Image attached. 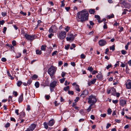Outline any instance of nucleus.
<instances>
[{
	"label": "nucleus",
	"mask_w": 131,
	"mask_h": 131,
	"mask_svg": "<svg viewBox=\"0 0 131 131\" xmlns=\"http://www.w3.org/2000/svg\"><path fill=\"white\" fill-rule=\"evenodd\" d=\"M89 14L87 12L82 10L78 13L77 14L78 19V20L83 23L88 19Z\"/></svg>",
	"instance_id": "1"
},
{
	"label": "nucleus",
	"mask_w": 131,
	"mask_h": 131,
	"mask_svg": "<svg viewBox=\"0 0 131 131\" xmlns=\"http://www.w3.org/2000/svg\"><path fill=\"white\" fill-rule=\"evenodd\" d=\"M57 70V67L53 66H51L48 69V73L49 74L51 77L52 78Z\"/></svg>",
	"instance_id": "2"
},
{
	"label": "nucleus",
	"mask_w": 131,
	"mask_h": 131,
	"mask_svg": "<svg viewBox=\"0 0 131 131\" xmlns=\"http://www.w3.org/2000/svg\"><path fill=\"white\" fill-rule=\"evenodd\" d=\"M88 103L91 105H93L96 102L97 100L95 96L91 95L88 98Z\"/></svg>",
	"instance_id": "3"
},
{
	"label": "nucleus",
	"mask_w": 131,
	"mask_h": 131,
	"mask_svg": "<svg viewBox=\"0 0 131 131\" xmlns=\"http://www.w3.org/2000/svg\"><path fill=\"white\" fill-rule=\"evenodd\" d=\"M25 37L27 39L30 41H32L35 39L34 35H31L26 34L25 35Z\"/></svg>",
	"instance_id": "4"
},
{
	"label": "nucleus",
	"mask_w": 131,
	"mask_h": 131,
	"mask_svg": "<svg viewBox=\"0 0 131 131\" xmlns=\"http://www.w3.org/2000/svg\"><path fill=\"white\" fill-rule=\"evenodd\" d=\"M66 32L64 31H62L59 33L58 35L59 38L61 39H63L65 37Z\"/></svg>",
	"instance_id": "5"
},
{
	"label": "nucleus",
	"mask_w": 131,
	"mask_h": 131,
	"mask_svg": "<svg viewBox=\"0 0 131 131\" xmlns=\"http://www.w3.org/2000/svg\"><path fill=\"white\" fill-rule=\"evenodd\" d=\"M68 37L66 38L67 41H73L74 39V37L73 34L68 33Z\"/></svg>",
	"instance_id": "6"
},
{
	"label": "nucleus",
	"mask_w": 131,
	"mask_h": 131,
	"mask_svg": "<svg viewBox=\"0 0 131 131\" xmlns=\"http://www.w3.org/2000/svg\"><path fill=\"white\" fill-rule=\"evenodd\" d=\"M126 88L128 89H131V80H128L126 83Z\"/></svg>",
	"instance_id": "7"
},
{
	"label": "nucleus",
	"mask_w": 131,
	"mask_h": 131,
	"mask_svg": "<svg viewBox=\"0 0 131 131\" xmlns=\"http://www.w3.org/2000/svg\"><path fill=\"white\" fill-rule=\"evenodd\" d=\"M99 43L100 46H102L106 45L107 43V42L105 40L101 39L99 41Z\"/></svg>",
	"instance_id": "8"
},
{
	"label": "nucleus",
	"mask_w": 131,
	"mask_h": 131,
	"mask_svg": "<svg viewBox=\"0 0 131 131\" xmlns=\"http://www.w3.org/2000/svg\"><path fill=\"white\" fill-rule=\"evenodd\" d=\"M56 29V27L54 25H52L50 27L49 30L50 33H54L56 32L55 29Z\"/></svg>",
	"instance_id": "9"
},
{
	"label": "nucleus",
	"mask_w": 131,
	"mask_h": 131,
	"mask_svg": "<svg viewBox=\"0 0 131 131\" xmlns=\"http://www.w3.org/2000/svg\"><path fill=\"white\" fill-rule=\"evenodd\" d=\"M89 94V92L88 91L85 90H84L82 92V94L81 95V97L83 98L85 97Z\"/></svg>",
	"instance_id": "10"
},
{
	"label": "nucleus",
	"mask_w": 131,
	"mask_h": 131,
	"mask_svg": "<svg viewBox=\"0 0 131 131\" xmlns=\"http://www.w3.org/2000/svg\"><path fill=\"white\" fill-rule=\"evenodd\" d=\"M57 82L55 80L51 82L49 85V87L55 88L57 86Z\"/></svg>",
	"instance_id": "11"
},
{
	"label": "nucleus",
	"mask_w": 131,
	"mask_h": 131,
	"mask_svg": "<svg viewBox=\"0 0 131 131\" xmlns=\"http://www.w3.org/2000/svg\"><path fill=\"white\" fill-rule=\"evenodd\" d=\"M55 123V121L53 119H51L48 123V125L49 126H52Z\"/></svg>",
	"instance_id": "12"
},
{
	"label": "nucleus",
	"mask_w": 131,
	"mask_h": 131,
	"mask_svg": "<svg viewBox=\"0 0 131 131\" xmlns=\"http://www.w3.org/2000/svg\"><path fill=\"white\" fill-rule=\"evenodd\" d=\"M126 103V101L123 99H122L120 101V105L122 106H124Z\"/></svg>",
	"instance_id": "13"
},
{
	"label": "nucleus",
	"mask_w": 131,
	"mask_h": 131,
	"mask_svg": "<svg viewBox=\"0 0 131 131\" xmlns=\"http://www.w3.org/2000/svg\"><path fill=\"white\" fill-rule=\"evenodd\" d=\"M36 126V125L35 124H32L30 125L29 128L31 131H32L35 128Z\"/></svg>",
	"instance_id": "14"
},
{
	"label": "nucleus",
	"mask_w": 131,
	"mask_h": 131,
	"mask_svg": "<svg viewBox=\"0 0 131 131\" xmlns=\"http://www.w3.org/2000/svg\"><path fill=\"white\" fill-rule=\"evenodd\" d=\"M111 93L112 95L115 96H116V91L115 89L113 88H111Z\"/></svg>",
	"instance_id": "15"
},
{
	"label": "nucleus",
	"mask_w": 131,
	"mask_h": 131,
	"mask_svg": "<svg viewBox=\"0 0 131 131\" xmlns=\"http://www.w3.org/2000/svg\"><path fill=\"white\" fill-rule=\"evenodd\" d=\"M23 94H22L20 95L18 99V102L19 103L23 101Z\"/></svg>",
	"instance_id": "16"
},
{
	"label": "nucleus",
	"mask_w": 131,
	"mask_h": 131,
	"mask_svg": "<svg viewBox=\"0 0 131 131\" xmlns=\"http://www.w3.org/2000/svg\"><path fill=\"white\" fill-rule=\"evenodd\" d=\"M79 86L78 84H76L74 86L75 90L79 92L80 91V90L79 88Z\"/></svg>",
	"instance_id": "17"
},
{
	"label": "nucleus",
	"mask_w": 131,
	"mask_h": 131,
	"mask_svg": "<svg viewBox=\"0 0 131 131\" xmlns=\"http://www.w3.org/2000/svg\"><path fill=\"white\" fill-rule=\"evenodd\" d=\"M25 113L24 112H22L20 113L19 117L20 118H22L24 117L25 116Z\"/></svg>",
	"instance_id": "18"
},
{
	"label": "nucleus",
	"mask_w": 131,
	"mask_h": 131,
	"mask_svg": "<svg viewBox=\"0 0 131 131\" xmlns=\"http://www.w3.org/2000/svg\"><path fill=\"white\" fill-rule=\"evenodd\" d=\"M96 77L98 79L101 80L102 79L103 76L101 74H99L96 76Z\"/></svg>",
	"instance_id": "19"
},
{
	"label": "nucleus",
	"mask_w": 131,
	"mask_h": 131,
	"mask_svg": "<svg viewBox=\"0 0 131 131\" xmlns=\"http://www.w3.org/2000/svg\"><path fill=\"white\" fill-rule=\"evenodd\" d=\"M89 12L91 14H94L95 13V9H91L89 10Z\"/></svg>",
	"instance_id": "20"
},
{
	"label": "nucleus",
	"mask_w": 131,
	"mask_h": 131,
	"mask_svg": "<svg viewBox=\"0 0 131 131\" xmlns=\"http://www.w3.org/2000/svg\"><path fill=\"white\" fill-rule=\"evenodd\" d=\"M43 125L45 128L46 129L48 128V123H47L46 122H45L44 123Z\"/></svg>",
	"instance_id": "21"
},
{
	"label": "nucleus",
	"mask_w": 131,
	"mask_h": 131,
	"mask_svg": "<svg viewBox=\"0 0 131 131\" xmlns=\"http://www.w3.org/2000/svg\"><path fill=\"white\" fill-rule=\"evenodd\" d=\"M36 53L38 54H40L42 53L41 51L39 50H36Z\"/></svg>",
	"instance_id": "22"
},
{
	"label": "nucleus",
	"mask_w": 131,
	"mask_h": 131,
	"mask_svg": "<svg viewBox=\"0 0 131 131\" xmlns=\"http://www.w3.org/2000/svg\"><path fill=\"white\" fill-rule=\"evenodd\" d=\"M69 89H70L69 86H67L66 87H65L63 89V90L65 91H67L68 90H69Z\"/></svg>",
	"instance_id": "23"
},
{
	"label": "nucleus",
	"mask_w": 131,
	"mask_h": 131,
	"mask_svg": "<svg viewBox=\"0 0 131 131\" xmlns=\"http://www.w3.org/2000/svg\"><path fill=\"white\" fill-rule=\"evenodd\" d=\"M22 84V82L20 81H18L17 83V85L18 86H20Z\"/></svg>",
	"instance_id": "24"
},
{
	"label": "nucleus",
	"mask_w": 131,
	"mask_h": 131,
	"mask_svg": "<svg viewBox=\"0 0 131 131\" xmlns=\"http://www.w3.org/2000/svg\"><path fill=\"white\" fill-rule=\"evenodd\" d=\"M114 17V15L112 14L111 15H108L107 16L108 19H110Z\"/></svg>",
	"instance_id": "25"
},
{
	"label": "nucleus",
	"mask_w": 131,
	"mask_h": 131,
	"mask_svg": "<svg viewBox=\"0 0 131 131\" xmlns=\"http://www.w3.org/2000/svg\"><path fill=\"white\" fill-rule=\"evenodd\" d=\"M35 86L37 88H38L39 86V83L38 82H37L35 83Z\"/></svg>",
	"instance_id": "26"
},
{
	"label": "nucleus",
	"mask_w": 131,
	"mask_h": 131,
	"mask_svg": "<svg viewBox=\"0 0 131 131\" xmlns=\"http://www.w3.org/2000/svg\"><path fill=\"white\" fill-rule=\"evenodd\" d=\"M7 46L10 47V48H11V49L12 50H13L14 51V47L12 45L8 44L7 45Z\"/></svg>",
	"instance_id": "27"
},
{
	"label": "nucleus",
	"mask_w": 131,
	"mask_h": 131,
	"mask_svg": "<svg viewBox=\"0 0 131 131\" xmlns=\"http://www.w3.org/2000/svg\"><path fill=\"white\" fill-rule=\"evenodd\" d=\"M7 46L10 47V48H11V49L12 50H13L14 51V47L12 45L8 44L7 45Z\"/></svg>",
	"instance_id": "28"
},
{
	"label": "nucleus",
	"mask_w": 131,
	"mask_h": 131,
	"mask_svg": "<svg viewBox=\"0 0 131 131\" xmlns=\"http://www.w3.org/2000/svg\"><path fill=\"white\" fill-rule=\"evenodd\" d=\"M46 46L42 45L41 47V50L45 51L46 50Z\"/></svg>",
	"instance_id": "29"
},
{
	"label": "nucleus",
	"mask_w": 131,
	"mask_h": 131,
	"mask_svg": "<svg viewBox=\"0 0 131 131\" xmlns=\"http://www.w3.org/2000/svg\"><path fill=\"white\" fill-rule=\"evenodd\" d=\"M110 50H112L113 51H114L115 49V46L113 45L112 46H111L110 47Z\"/></svg>",
	"instance_id": "30"
},
{
	"label": "nucleus",
	"mask_w": 131,
	"mask_h": 131,
	"mask_svg": "<svg viewBox=\"0 0 131 131\" xmlns=\"http://www.w3.org/2000/svg\"><path fill=\"white\" fill-rule=\"evenodd\" d=\"M92 105H93L90 104L88 108L87 109V111L88 112H89L91 111L92 106Z\"/></svg>",
	"instance_id": "31"
},
{
	"label": "nucleus",
	"mask_w": 131,
	"mask_h": 131,
	"mask_svg": "<svg viewBox=\"0 0 131 131\" xmlns=\"http://www.w3.org/2000/svg\"><path fill=\"white\" fill-rule=\"evenodd\" d=\"M38 77V76L34 74L33 75V76L32 77V78L33 79H35L37 78Z\"/></svg>",
	"instance_id": "32"
},
{
	"label": "nucleus",
	"mask_w": 131,
	"mask_h": 131,
	"mask_svg": "<svg viewBox=\"0 0 131 131\" xmlns=\"http://www.w3.org/2000/svg\"><path fill=\"white\" fill-rule=\"evenodd\" d=\"M88 70L90 72H91L93 70V69L91 67L88 68Z\"/></svg>",
	"instance_id": "33"
},
{
	"label": "nucleus",
	"mask_w": 131,
	"mask_h": 131,
	"mask_svg": "<svg viewBox=\"0 0 131 131\" xmlns=\"http://www.w3.org/2000/svg\"><path fill=\"white\" fill-rule=\"evenodd\" d=\"M65 80V78H64L62 79H60V82L61 83H63L64 82V81Z\"/></svg>",
	"instance_id": "34"
},
{
	"label": "nucleus",
	"mask_w": 131,
	"mask_h": 131,
	"mask_svg": "<svg viewBox=\"0 0 131 131\" xmlns=\"http://www.w3.org/2000/svg\"><path fill=\"white\" fill-rule=\"evenodd\" d=\"M112 112V110L111 109L109 108L107 110L108 114H111Z\"/></svg>",
	"instance_id": "35"
},
{
	"label": "nucleus",
	"mask_w": 131,
	"mask_h": 131,
	"mask_svg": "<svg viewBox=\"0 0 131 131\" xmlns=\"http://www.w3.org/2000/svg\"><path fill=\"white\" fill-rule=\"evenodd\" d=\"M68 93L69 94L73 95L74 94V92L73 91L69 90L68 91Z\"/></svg>",
	"instance_id": "36"
},
{
	"label": "nucleus",
	"mask_w": 131,
	"mask_h": 131,
	"mask_svg": "<svg viewBox=\"0 0 131 131\" xmlns=\"http://www.w3.org/2000/svg\"><path fill=\"white\" fill-rule=\"evenodd\" d=\"M58 52L57 51H54L52 53V56H54L58 53Z\"/></svg>",
	"instance_id": "37"
},
{
	"label": "nucleus",
	"mask_w": 131,
	"mask_h": 131,
	"mask_svg": "<svg viewBox=\"0 0 131 131\" xmlns=\"http://www.w3.org/2000/svg\"><path fill=\"white\" fill-rule=\"evenodd\" d=\"M12 45L13 46H15L16 45V42L15 40H13L12 42Z\"/></svg>",
	"instance_id": "38"
},
{
	"label": "nucleus",
	"mask_w": 131,
	"mask_h": 131,
	"mask_svg": "<svg viewBox=\"0 0 131 131\" xmlns=\"http://www.w3.org/2000/svg\"><path fill=\"white\" fill-rule=\"evenodd\" d=\"M123 55H125L126 53V52L124 50H122L121 51Z\"/></svg>",
	"instance_id": "39"
},
{
	"label": "nucleus",
	"mask_w": 131,
	"mask_h": 131,
	"mask_svg": "<svg viewBox=\"0 0 131 131\" xmlns=\"http://www.w3.org/2000/svg\"><path fill=\"white\" fill-rule=\"evenodd\" d=\"M85 57V55L83 54H82L81 55V59H84Z\"/></svg>",
	"instance_id": "40"
},
{
	"label": "nucleus",
	"mask_w": 131,
	"mask_h": 131,
	"mask_svg": "<svg viewBox=\"0 0 131 131\" xmlns=\"http://www.w3.org/2000/svg\"><path fill=\"white\" fill-rule=\"evenodd\" d=\"M96 81V79H93L90 82L92 84H94L95 83Z\"/></svg>",
	"instance_id": "41"
},
{
	"label": "nucleus",
	"mask_w": 131,
	"mask_h": 131,
	"mask_svg": "<svg viewBox=\"0 0 131 131\" xmlns=\"http://www.w3.org/2000/svg\"><path fill=\"white\" fill-rule=\"evenodd\" d=\"M50 96L49 95H46L45 96V97L46 99L48 100L49 99L50 97Z\"/></svg>",
	"instance_id": "42"
},
{
	"label": "nucleus",
	"mask_w": 131,
	"mask_h": 131,
	"mask_svg": "<svg viewBox=\"0 0 131 131\" xmlns=\"http://www.w3.org/2000/svg\"><path fill=\"white\" fill-rule=\"evenodd\" d=\"M32 81V80L31 79L28 80L27 82L28 84L29 85H30Z\"/></svg>",
	"instance_id": "43"
},
{
	"label": "nucleus",
	"mask_w": 131,
	"mask_h": 131,
	"mask_svg": "<svg viewBox=\"0 0 131 131\" xmlns=\"http://www.w3.org/2000/svg\"><path fill=\"white\" fill-rule=\"evenodd\" d=\"M95 17L98 20H99V19H100V18L99 16L98 15H95Z\"/></svg>",
	"instance_id": "44"
},
{
	"label": "nucleus",
	"mask_w": 131,
	"mask_h": 131,
	"mask_svg": "<svg viewBox=\"0 0 131 131\" xmlns=\"http://www.w3.org/2000/svg\"><path fill=\"white\" fill-rule=\"evenodd\" d=\"M112 66L111 65V64H110L108 65L106 67V68L107 69H109L110 68L112 67Z\"/></svg>",
	"instance_id": "45"
},
{
	"label": "nucleus",
	"mask_w": 131,
	"mask_h": 131,
	"mask_svg": "<svg viewBox=\"0 0 131 131\" xmlns=\"http://www.w3.org/2000/svg\"><path fill=\"white\" fill-rule=\"evenodd\" d=\"M70 47V45H68L67 46H65V48L66 50H68L69 49Z\"/></svg>",
	"instance_id": "46"
},
{
	"label": "nucleus",
	"mask_w": 131,
	"mask_h": 131,
	"mask_svg": "<svg viewBox=\"0 0 131 131\" xmlns=\"http://www.w3.org/2000/svg\"><path fill=\"white\" fill-rule=\"evenodd\" d=\"M66 73L65 72H62V73L61 74V75L62 77H63L66 75Z\"/></svg>",
	"instance_id": "47"
},
{
	"label": "nucleus",
	"mask_w": 131,
	"mask_h": 131,
	"mask_svg": "<svg viewBox=\"0 0 131 131\" xmlns=\"http://www.w3.org/2000/svg\"><path fill=\"white\" fill-rule=\"evenodd\" d=\"M53 34L52 33H51L48 35V37L49 38H51L53 36Z\"/></svg>",
	"instance_id": "48"
},
{
	"label": "nucleus",
	"mask_w": 131,
	"mask_h": 131,
	"mask_svg": "<svg viewBox=\"0 0 131 131\" xmlns=\"http://www.w3.org/2000/svg\"><path fill=\"white\" fill-rule=\"evenodd\" d=\"M65 30H66L67 32H68L70 29V27L67 26L66 28H65Z\"/></svg>",
	"instance_id": "49"
},
{
	"label": "nucleus",
	"mask_w": 131,
	"mask_h": 131,
	"mask_svg": "<svg viewBox=\"0 0 131 131\" xmlns=\"http://www.w3.org/2000/svg\"><path fill=\"white\" fill-rule=\"evenodd\" d=\"M10 125V124L9 123H7V124L5 125V127H9Z\"/></svg>",
	"instance_id": "50"
},
{
	"label": "nucleus",
	"mask_w": 131,
	"mask_h": 131,
	"mask_svg": "<svg viewBox=\"0 0 131 131\" xmlns=\"http://www.w3.org/2000/svg\"><path fill=\"white\" fill-rule=\"evenodd\" d=\"M10 119L11 121H13L14 122H15L16 121L15 118L13 117H11Z\"/></svg>",
	"instance_id": "51"
},
{
	"label": "nucleus",
	"mask_w": 131,
	"mask_h": 131,
	"mask_svg": "<svg viewBox=\"0 0 131 131\" xmlns=\"http://www.w3.org/2000/svg\"><path fill=\"white\" fill-rule=\"evenodd\" d=\"M20 13L21 14H22L24 16H26V13L24 12L23 11L20 12Z\"/></svg>",
	"instance_id": "52"
},
{
	"label": "nucleus",
	"mask_w": 131,
	"mask_h": 131,
	"mask_svg": "<svg viewBox=\"0 0 131 131\" xmlns=\"http://www.w3.org/2000/svg\"><path fill=\"white\" fill-rule=\"evenodd\" d=\"M54 88H53L50 87V89L51 92L53 91H54Z\"/></svg>",
	"instance_id": "53"
},
{
	"label": "nucleus",
	"mask_w": 131,
	"mask_h": 131,
	"mask_svg": "<svg viewBox=\"0 0 131 131\" xmlns=\"http://www.w3.org/2000/svg\"><path fill=\"white\" fill-rule=\"evenodd\" d=\"M98 72L97 71H96L95 70H93L92 72V74H95L96 73H97Z\"/></svg>",
	"instance_id": "54"
},
{
	"label": "nucleus",
	"mask_w": 131,
	"mask_h": 131,
	"mask_svg": "<svg viewBox=\"0 0 131 131\" xmlns=\"http://www.w3.org/2000/svg\"><path fill=\"white\" fill-rule=\"evenodd\" d=\"M21 56V53H18L17 54V58H19Z\"/></svg>",
	"instance_id": "55"
},
{
	"label": "nucleus",
	"mask_w": 131,
	"mask_h": 131,
	"mask_svg": "<svg viewBox=\"0 0 131 131\" xmlns=\"http://www.w3.org/2000/svg\"><path fill=\"white\" fill-rule=\"evenodd\" d=\"M7 30V28L6 27H4L3 28V32L4 34H5L6 31Z\"/></svg>",
	"instance_id": "56"
},
{
	"label": "nucleus",
	"mask_w": 131,
	"mask_h": 131,
	"mask_svg": "<svg viewBox=\"0 0 131 131\" xmlns=\"http://www.w3.org/2000/svg\"><path fill=\"white\" fill-rule=\"evenodd\" d=\"M80 99L79 98V97H77L76 99L74 100V101L75 102H77Z\"/></svg>",
	"instance_id": "57"
},
{
	"label": "nucleus",
	"mask_w": 131,
	"mask_h": 131,
	"mask_svg": "<svg viewBox=\"0 0 131 131\" xmlns=\"http://www.w3.org/2000/svg\"><path fill=\"white\" fill-rule=\"evenodd\" d=\"M1 60L3 62H5L6 61V59L5 58H2L1 59Z\"/></svg>",
	"instance_id": "58"
},
{
	"label": "nucleus",
	"mask_w": 131,
	"mask_h": 131,
	"mask_svg": "<svg viewBox=\"0 0 131 131\" xmlns=\"http://www.w3.org/2000/svg\"><path fill=\"white\" fill-rule=\"evenodd\" d=\"M111 125V124H110L107 123V126H106V129H108L109 128V127H110Z\"/></svg>",
	"instance_id": "59"
},
{
	"label": "nucleus",
	"mask_w": 131,
	"mask_h": 131,
	"mask_svg": "<svg viewBox=\"0 0 131 131\" xmlns=\"http://www.w3.org/2000/svg\"><path fill=\"white\" fill-rule=\"evenodd\" d=\"M104 24L103 26V28L104 29H107V25L106 24V23H104Z\"/></svg>",
	"instance_id": "60"
},
{
	"label": "nucleus",
	"mask_w": 131,
	"mask_h": 131,
	"mask_svg": "<svg viewBox=\"0 0 131 131\" xmlns=\"http://www.w3.org/2000/svg\"><path fill=\"white\" fill-rule=\"evenodd\" d=\"M106 116V114H101V116L103 117H105Z\"/></svg>",
	"instance_id": "61"
},
{
	"label": "nucleus",
	"mask_w": 131,
	"mask_h": 131,
	"mask_svg": "<svg viewBox=\"0 0 131 131\" xmlns=\"http://www.w3.org/2000/svg\"><path fill=\"white\" fill-rule=\"evenodd\" d=\"M5 21L3 20L1 21L0 20V24L3 25L5 23Z\"/></svg>",
	"instance_id": "62"
},
{
	"label": "nucleus",
	"mask_w": 131,
	"mask_h": 131,
	"mask_svg": "<svg viewBox=\"0 0 131 131\" xmlns=\"http://www.w3.org/2000/svg\"><path fill=\"white\" fill-rule=\"evenodd\" d=\"M30 110V106L29 105H28L27 110L29 111Z\"/></svg>",
	"instance_id": "63"
},
{
	"label": "nucleus",
	"mask_w": 131,
	"mask_h": 131,
	"mask_svg": "<svg viewBox=\"0 0 131 131\" xmlns=\"http://www.w3.org/2000/svg\"><path fill=\"white\" fill-rule=\"evenodd\" d=\"M128 63L129 66H131V60H130L128 61Z\"/></svg>",
	"instance_id": "64"
}]
</instances>
